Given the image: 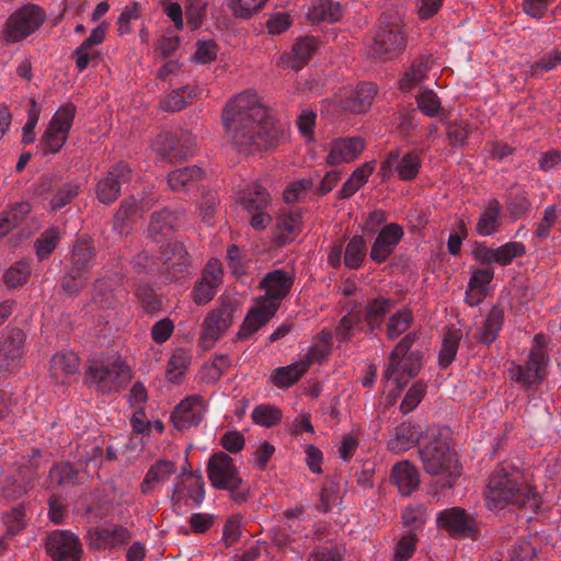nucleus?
<instances>
[{
    "label": "nucleus",
    "instance_id": "42",
    "mask_svg": "<svg viewBox=\"0 0 561 561\" xmlns=\"http://www.w3.org/2000/svg\"><path fill=\"white\" fill-rule=\"evenodd\" d=\"M396 165L398 178L404 182H412L416 179L422 168V151L414 149L402 156L400 153Z\"/></svg>",
    "mask_w": 561,
    "mask_h": 561
},
{
    "label": "nucleus",
    "instance_id": "40",
    "mask_svg": "<svg viewBox=\"0 0 561 561\" xmlns=\"http://www.w3.org/2000/svg\"><path fill=\"white\" fill-rule=\"evenodd\" d=\"M137 211L138 205L134 197L129 196L123 199L114 215L113 229L122 237L127 236L133 229L134 217Z\"/></svg>",
    "mask_w": 561,
    "mask_h": 561
},
{
    "label": "nucleus",
    "instance_id": "53",
    "mask_svg": "<svg viewBox=\"0 0 561 561\" xmlns=\"http://www.w3.org/2000/svg\"><path fill=\"white\" fill-rule=\"evenodd\" d=\"M461 340L460 331L449 330L443 340L442 350L438 355V364L446 369L455 359Z\"/></svg>",
    "mask_w": 561,
    "mask_h": 561
},
{
    "label": "nucleus",
    "instance_id": "6",
    "mask_svg": "<svg viewBox=\"0 0 561 561\" xmlns=\"http://www.w3.org/2000/svg\"><path fill=\"white\" fill-rule=\"evenodd\" d=\"M130 379L129 367L119 359L92 362L85 370V383L102 393L117 392Z\"/></svg>",
    "mask_w": 561,
    "mask_h": 561
},
{
    "label": "nucleus",
    "instance_id": "12",
    "mask_svg": "<svg viewBox=\"0 0 561 561\" xmlns=\"http://www.w3.org/2000/svg\"><path fill=\"white\" fill-rule=\"evenodd\" d=\"M196 146V137L184 130L160 134L153 142L157 154L171 163L192 157Z\"/></svg>",
    "mask_w": 561,
    "mask_h": 561
},
{
    "label": "nucleus",
    "instance_id": "3",
    "mask_svg": "<svg viewBox=\"0 0 561 561\" xmlns=\"http://www.w3.org/2000/svg\"><path fill=\"white\" fill-rule=\"evenodd\" d=\"M417 339L419 333L415 331L405 334L388 357L382 376L399 389L403 388L411 378L416 377L423 366V352L413 348Z\"/></svg>",
    "mask_w": 561,
    "mask_h": 561
},
{
    "label": "nucleus",
    "instance_id": "20",
    "mask_svg": "<svg viewBox=\"0 0 561 561\" xmlns=\"http://www.w3.org/2000/svg\"><path fill=\"white\" fill-rule=\"evenodd\" d=\"M25 340V332L19 328H13L2 334L0 340V368L11 373L21 364Z\"/></svg>",
    "mask_w": 561,
    "mask_h": 561
},
{
    "label": "nucleus",
    "instance_id": "50",
    "mask_svg": "<svg viewBox=\"0 0 561 561\" xmlns=\"http://www.w3.org/2000/svg\"><path fill=\"white\" fill-rule=\"evenodd\" d=\"M367 255L366 241L362 236H354L344 250V264L351 270H358Z\"/></svg>",
    "mask_w": 561,
    "mask_h": 561
},
{
    "label": "nucleus",
    "instance_id": "58",
    "mask_svg": "<svg viewBox=\"0 0 561 561\" xmlns=\"http://www.w3.org/2000/svg\"><path fill=\"white\" fill-rule=\"evenodd\" d=\"M190 364V355L184 348H176L169 359L168 378L173 383H179Z\"/></svg>",
    "mask_w": 561,
    "mask_h": 561
},
{
    "label": "nucleus",
    "instance_id": "31",
    "mask_svg": "<svg viewBox=\"0 0 561 561\" xmlns=\"http://www.w3.org/2000/svg\"><path fill=\"white\" fill-rule=\"evenodd\" d=\"M95 252L93 247L87 242H77L70 253L67 270L89 279V274L94 265Z\"/></svg>",
    "mask_w": 561,
    "mask_h": 561
},
{
    "label": "nucleus",
    "instance_id": "22",
    "mask_svg": "<svg viewBox=\"0 0 561 561\" xmlns=\"http://www.w3.org/2000/svg\"><path fill=\"white\" fill-rule=\"evenodd\" d=\"M403 237V229L398 224H388L379 231L375 239L369 256L378 264L387 261L394 252L396 247Z\"/></svg>",
    "mask_w": 561,
    "mask_h": 561
},
{
    "label": "nucleus",
    "instance_id": "43",
    "mask_svg": "<svg viewBox=\"0 0 561 561\" xmlns=\"http://www.w3.org/2000/svg\"><path fill=\"white\" fill-rule=\"evenodd\" d=\"M343 15L340 2L333 0H317L309 11V19L312 22L335 23Z\"/></svg>",
    "mask_w": 561,
    "mask_h": 561
},
{
    "label": "nucleus",
    "instance_id": "25",
    "mask_svg": "<svg viewBox=\"0 0 561 561\" xmlns=\"http://www.w3.org/2000/svg\"><path fill=\"white\" fill-rule=\"evenodd\" d=\"M423 435V427L411 421L402 422L393 428L387 447L394 454H401L412 448Z\"/></svg>",
    "mask_w": 561,
    "mask_h": 561
},
{
    "label": "nucleus",
    "instance_id": "33",
    "mask_svg": "<svg viewBox=\"0 0 561 561\" xmlns=\"http://www.w3.org/2000/svg\"><path fill=\"white\" fill-rule=\"evenodd\" d=\"M221 270L217 266H207L202 278L196 282L193 289V300L197 305L208 304L216 294V288L220 282Z\"/></svg>",
    "mask_w": 561,
    "mask_h": 561
},
{
    "label": "nucleus",
    "instance_id": "10",
    "mask_svg": "<svg viewBox=\"0 0 561 561\" xmlns=\"http://www.w3.org/2000/svg\"><path fill=\"white\" fill-rule=\"evenodd\" d=\"M45 19L46 13L39 5H24L8 18L3 26V38L8 43H19L35 33Z\"/></svg>",
    "mask_w": 561,
    "mask_h": 561
},
{
    "label": "nucleus",
    "instance_id": "55",
    "mask_svg": "<svg viewBox=\"0 0 561 561\" xmlns=\"http://www.w3.org/2000/svg\"><path fill=\"white\" fill-rule=\"evenodd\" d=\"M81 184L78 181H69L60 185L50 199V208L56 211L70 204L78 196Z\"/></svg>",
    "mask_w": 561,
    "mask_h": 561
},
{
    "label": "nucleus",
    "instance_id": "11",
    "mask_svg": "<svg viewBox=\"0 0 561 561\" xmlns=\"http://www.w3.org/2000/svg\"><path fill=\"white\" fill-rule=\"evenodd\" d=\"M76 116V106L67 103L51 117L45 133L39 139V147L45 153L55 154L66 144Z\"/></svg>",
    "mask_w": 561,
    "mask_h": 561
},
{
    "label": "nucleus",
    "instance_id": "14",
    "mask_svg": "<svg viewBox=\"0 0 561 561\" xmlns=\"http://www.w3.org/2000/svg\"><path fill=\"white\" fill-rule=\"evenodd\" d=\"M45 548L53 561H81L83 554L79 537L66 529L47 533Z\"/></svg>",
    "mask_w": 561,
    "mask_h": 561
},
{
    "label": "nucleus",
    "instance_id": "60",
    "mask_svg": "<svg viewBox=\"0 0 561 561\" xmlns=\"http://www.w3.org/2000/svg\"><path fill=\"white\" fill-rule=\"evenodd\" d=\"M417 108L427 117H436L442 108L440 99L431 89L423 90L415 96Z\"/></svg>",
    "mask_w": 561,
    "mask_h": 561
},
{
    "label": "nucleus",
    "instance_id": "17",
    "mask_svg": "<svg viewBox=\"0 0 561 561\" xmlns=\"http://www.w3.org/2000/svg\"><path fill=\"white\" fill-rule=\"evenodd\" d=\"M162 273L171 282H179L190 274L191 259L182 242L173 240L161 249Z\"/></svg>",
    "mask_w": 561,
    "mask_h": 561
},
{
    "label": "nucleus",
    "instance_id": "46",
    "mask_svg": "<svg viewBox=\"0 0 561 561\" xmlns=\"http://www.w3.org/2000/svg\"><path fill=\"white\" fill-rule=\"evenodd\" d=\"M390 308L391 302L386 298L374 299L364 307L367 333H374L376 329L381 327L387 313L390 311Z\"/></svg>",
    "mask_w": 561,
    "mask_h": 561
},
{
    "label": "nucleus",
    "instance_id": "54",
    "mask_svg": "<svg viewBox=\"0 0 561 561\" xmlns=\"http://www.w3.org/2000/svg\"><path fill=\"white\" fill-rule=\"evenodd\" d=\"M60 241V232L56 227H50L41 233L35 241V252L39 261L47 259Z\"/></svg>",
    "mask_w": 561,
    "mask_h": 561
},
{
    "label": "nucleus",
    "instance_id": "63",
    "mask_svg": "<svg viewBox=\"0 0 561 561\" xmlns=\"http://www.w3.org/2000/svg\"><path fill=\"white\" fill-rule=\"evenodd\" d=\"M404 526L421 529L426 522V507L422 504L407 506L401 514Z\"/></svg>",
    "mask_w": 561,
    "mask_h": 561
},
{
    "label": "nucleus",
    "instance_id": "37",
    "mask_svg": "<svg viewBox=\"0 0 561 561\" xmlns=\"http://www.w3.org/2000/svg\"><path fill=\"white\" fill-rule=\"evenodd\" d=\"M366 314L364 307L351 309L336 327V337L340 342H347L353 336V331H366Z\"/></svg>",
    "mask_w": 561,
    "mask_h": 561
},
{
    "label": "nucleus",
    "instance_id": "48",
    "mask_svg": "<svg viewBox=\"0 0 561 561\" xmlns=\"http://www.w3.org/2000/svg\"><path fill=\"white\" fill-rule=\"evenodd\" d=\"M31 211V205L26 202L14 204L0 216V238L18 227Z\"/></svg>",
    "mask_w": 561,
    "mask_h": 561
},
{
    "label": "nucleus",
    "instance_id": "64",
    "mask_svg": "<svg viewBox=\"0 0 561 561\" xmlns=\"http://www.w3.org/2000/svg\"><path fill=\"white\" fill-rule=\"evenodd\" d=\"M510 561H535L537 545L529 539H522L508 551Z\"/></svg>",
    "mask_w": 561,
    "mask_h": 561
},
{
    "label": "nucleus",
    "instance_id": "26",
    "mask_svg": "<svg viewBox=\"0 0 561 561\" xmlns=\"http://www.w3.org/2000/svg\"><path fill=\"white\" fill-rule=\"evenodd\" d=\"M390 481L401 495L410 496L420 486V474L409 460H401L392 466Z\"/></svg>",
    "mask_w": 561,
    "mask_h": 561
},
{
    "label": "nucleus",
    "instance_id": "45",
    "mask_svg": "<svg viewBox=\"0 0 561 561\" xmlns=\"http://www.w3.org/2000/svg\"><path fill=\"white\" fill-rule=\"evenodd\" d=\"M203 174L204 172L199 167L190 165L170 172L168 183L172 191H187L202 179Z\"/></svg>",
    "mask_w": 561,
    "mask_h": 561
},
{
    "label": "nucleus",
    "instance_id": "8",
    "mask_svg": "<svg viewBox=\"0 0 561 561\" xmlns=\"http://www.w3.org/2000/svg\"><path fill=\"white\" fill-rule=\"evenodd\" d=\"M439 529L451 538L476 540L480 537L483 522L477 512H469L460 506L439 511L435 518Z\"/></svg>",
    "mask_w": 561,
    "mask_h": 561
},
{
    "label": "nucleus",
    "instance_id": "62",
    "mask_svg": "<svg viewBox=\"0 0 561 561\" xmlns=\"http://www.w3.org/2000/svg\"><path fill=\"white\" fill-rule=\"evenodd\" d=\"M208 0H186L185 16L190 27L195 31L199 28L206 16Z\"/></svg>",
    "mask_w": 561,
    "mask_h": 561
},
{
    "label": "nucleus",
    "instance_id": "56",
    "mask_svg": "<svg viewBox=\"0 0 561 561\" xmlns=\"http://www.w3.org/2000/svg\"><path fill=\"white\" fill-rule=\"evenodd\" d=\"M413 322V314L410 309H402L393 313L387 323V336L394 340L408 331Z\"/></svg>",
    "mask_w": 561,
    "mask_h": 561
},
{
    "label": "nucleus",
    "instance_id": "7",
    "mask_svg": "<svg viewBox=\"0 0 561 561\" xmlns=\"http://www.w3.org/2000/svg\"><path fill=\"white\" fill-rule=\"evenodd\" d=\"M206 470L208 480L215 489L231 492V497L236 502H247L248 493L239 490L243 481L230 456L224 451L211 455Z\"/></svg>",
    "mask_w": 561,
    "mask_h": 561
},
{
    "label": "nucleus",
    "instance_id": "24",
    "mask_svg": "<svg viewBox=\"0 0 561 561\" xmlns=\"http://www.w3.org/2000/svg\"><path fill=\"white\" fill-rule=\"evenodd\" d=\"M365 148V140L360 136L337 138L332 141L327 162L331 165L348 163L355 160Z\"/></svg>",
    "mask_w": 561,
    "mask_h": 561
},
{
    "label": "nucleus",
    "instance_id": "27",
    "mask_svg": "<svg viewBox=\"0 0 561 561\" xmlns=\"http://www.w3.org/2000/svg\"><path fill=\"white\" fill-rule=\"evenodd\" d=\"M503 224V208L496 198L490 199L481 209L476 224V232L481 237L493 236Z\"/></svg>",
    "mask_w": 561,
    "mask_h": 561
},
{
    "label": "nucleus",
    "instance_id": "39",
    "mask_svg": "<svg viewBox=\"0 0 561 561\" xmlns=\"http://www.w3.org/2000/svg\"><path fill=\"white\" fill-rule=\"evenodd\" d=\"M377 93L375 84L365 82L357 85V88L344 100V107L355 112H366Z\"/></svg>",
    "mask_w": 561,
    "mask_h": 561
},
{
    "label": "nucleus",
    "instance_id": "47",
    "mask_svg": "<svg viewBox=\"0 0 561 561\" xmlns=\"http://www.w3.org/2000/svg\"><path fill=\"white\" fill-rule=\"evenodd\" d=\"M306 371L304 364L300 362L293 363L274 369L271 375V381L278 388H288L297 382Z\"/></svg>",
    "mask_w": 561,
    "mask_h": 561
},
{
    "label": "nucleus",
    "instance_id": "49",
    "mask_svg": "<svg viewBox=\"0 0 561 561\" xmlns=\"http://www.w3.org/2000/svg\"><path fill=\"white\" fill-rule=\"evenodd\" d=\"M48 479L58 486L75 485L79 482V469L70 462H58L50 468Z\"/></svg>",
    "mask_w": 561,
    "mask_h": 561
},
{
    "label": "nucleus",
    "instance_id": "41",
    "mask_svg": "<svg viewBox=\"0 0 561 561\" xmlns=\"http://www.w3.org/2000/svg\"><path fill=\"white\" fill-rule=\"evenodd\" d=\"M427 57H420L413 60L412 65L403 72L399 80L400 90L408 92L425 80L430 71Z\"/></svg>",
    "mask_w": 561,
    "mask_h": 561
},
{
    "label": "nucleus",
    "instance_id": "1",
    "mask_svg": "<svg viewBox=\"0 0 561 561\" xmlns=\"http://www.w3.org/2000/svg\"><path fill=\"white\" fill-rule=\"evenodd\" d=\"M222 121L231 145L245 154L276 147L286 137L285 126L270 116L250 93L230 101Z\"/></svg>",
    "mask_w": 561,
    "mask_h": 561
},
{
    "label": "nucleus",
    "instance_id": "36",
    "mask_svg": "<svg viewBox=\"0 0 561 561\" xmlns=\"http://www.w3.org/2000/svg\"><path fill=\"white\" fill-rule=\"evenodd\" d=\"M204 89L199 85H183L172 90L164 100L163 108L167 112H179L193 100L202 96Z\"/></svg>",
    "mask_w": 561,
    "mask_h": 561
},
{
    "label": "nucleus",
    "instance_id": "29",
    "mask_svg": "<svg viewBox=\"0 0 561 561\" xmlns=\"http://www.w3.org/2000/svg\"><path fill=\"white\" fill-rule=\"evenodd\" d=\"M106 33V25L102 23L92 30L89 37H87L72 53L75 58L76 67L79 72L85 70L91 59L96 57V51L93 49L94 46L100 45Z\"/></svg>",
    "mask_w": 561,
    "mask_h": 561
},
{
    "label": "nucleus",
    "instance_id": "30",
    "mask_svg": "<svg viewBox=\"0 0 561 561\" xmlns=\"http://www.w3.org/2000/svg\"><path fill=\"white\" fill-rule=\"evenodd\" d=\"M176 466L173 461L160 459L156 461L145 474L142 482L140 483V490L144 494H150L156 492L161 485L169 480V478L175 472Z\"/></svg>",
    "mask_w": 561,
    "mask_h": 561
},
{
    "label": "nucleus",
    "instance_id": "21",
    "mask_svg": "<svg viewBox=\"0 0 561 561\" xmlns=\"http://www.w3.org/2000/svg\"><path fill=\"white\" fill-rule=\"evenodd\" d=\"M205 405L197 396H188L181 400L171 413V421L175 428L185 431L199 425L204 417Z\"/></svg>",
    "mask_w": 561,
    "mask_h": 561
},
{
    "label": "nucleus",
    "instance_id": "13",
    "mask_svg": "<svg viewBox=\"0 0 561 561\" xmlns=\"http://www.w3.org/2000/svg\"><path fill=\"white\" fill-rule=\"evenodd\" d=\"M125 273L123 267L103 268L100 278L94 283L92 300L93 304L104 310L115 309L124 285Z\"/></svg>",
    "mask_w": 561,
    "mask_h": 561
},
{
    "label": "nucleus",
    "instance_id": "5",
    "mask_svg": "<svg viewBox=\"0 0 561 561\" xmlns=\"http://www.w3.org/2000/svg\"><path fill=\"white\" fill-rule=\"evenodd\" d=\"M407 45L403 21L398 13H387L381 18V27L374 36L369 54L371 57L388 60L400 54Z\"/></svg>",
    "mask_w": 561,
    "mask_h": 561
},
{
    "label": "nucleus",
    "instance_id": "51",
    "mask_svg": "<svg viewBox=\"0 0 561 561\" xmlns=\"http://www.w3.org/2000/svg\"><path fill=\"white\" fill-rule=\"evenodd\" d=\"M270 203V195L260 184H253L244 191L241 197V204L248 213L263 210Z\"/></svg>",
    "mask_w": 561,
    "mask_h": 561
},
{
    "label": "nucleus",
    "instance_id": "16",
    "mask_svg": "<svg viewBox=\"0 0 561 561\" xmlns=\"http://www.w3.org/2000/svg\"><path fill=\"white\" fill-rule=\"evenodd\" d=\"M237 305L231 299H220L217 308L204 320L202 342L204 347H211L233 322Z\"/></svg>",
    "mask_w": 561,
    "mask_h": 561
},
{
    "label": "nucleus",
    "instance_id": "9",
    "mask_svg": "<svg viewBox=\"0 0 561 561\" xmlns=\"http://www.w3.org/2000/svg\"><path fill=\"white\" fill-rule=\"evenodd\" d=\"M540 335H536L538 342ZM549 365V355L539 343H536L522 365H513L508 373L515 382L526 390L536 389L547 377Z\"/></svg>",
    "mask_w": 561,
    "mask_h": 561
},
{
    "label": "nucleus",
    "instance_id": "34",
    "mask_svg": "<svg viewBox=\"0 0 561 561\" xmlns=\"http://www.w3.org/2000/svg\"><path fill=\"white\" fill-rule=\"evenodd\" d=\"M176 220L178 214L169 208L152 213L148 226V236L154 241H161L175 229Z\"/></svg>",
    "mask_w": 561,
    "mask_h": 561
},
{
    "label": "nucleus",
    "instance_id": "35",
    "mask_svg": "<svg viewBox=\"0 0 561 561\" xmlns=\"http://www.w3.org/2000/svg\"><path fill=\"white\" fill-rule=\"evenodd\" d=\"M79 369V357L71 351L56 353L50 359V375L56 382L64 383L65 377L73 375Z\"/></svg>",
    "mask_w": 561,
    "mask_h": 561
},
{
    "label": "nucleus",
    "instance_id": "18",
    "mask_svg": "<svg viewBox=\"0 0 561 561\" xmlns=\"http://www.w3.org/2000/svg\"><path fill=\"white\" fill-rule=\"evenodd\" d=\"M526 253V247L518 241H508L497 248H490L484 243H476L472 250L473 259L482 265L499 264L510 265L514 259L522 257Z\"/></svg>",
    "mask_w": 561,
    "mask_h": 561
},
{
    "label": "nucleus",
    "instance_id": "15",
    "mask_svg": "<svg viewBox=\"0 0 561 561\" xmlns=\"http://www.w3.org/2000/svg\"><path fill=\"white\" fill-rule=\"evenodd\" d=\"M133 171L130 167L119 161L112 165L95 185V196L103 205L113 204L121 195L123 186L131 180Z\"/></svg>",
    "mask_w": 561,
    "mask_h": 561
},
{
    "label": "nucleus",
    "instance_id": "59",
    "mask_svg": "<svg viewBox=\"0 0 561 561\" xmlns=\"http://www.w3.org/2000/svg\"><path fill=\"white\" fill-rule=\"evenodd\" d=\"M314 183L311 178H304L291 182L283 193L284 202L291 204L295 202L305 201L308 193L313 188Z\"/></svg>",
    "mask_w": 561,
    "mask_h": 561
},
{
    "label": "nucleus",
    "instance_id": "38",
    "mask_svg": "<svg viewBox=\"0 0 561 561\" xmlns=\"http://www.w3.org/2000/svg\"><path fill=\"white\" fill-rule=\"evenodd\" d=\"M302 213L300 209H293L283 213L277 220L278 239L283 244L289 243L301 232Z\"/></svg>",
    "mask_w": 561,
    "mask_h": 561
},
{
    "label": "nucleus",
    "instance_id": "19",
    "mask_svg": "<svg viewBox=\"0 0 561 561\" xmlns=\"http://www.w3.org/2000/svg\"><path fill=\"white\" fill-rule=\"evenodd\" d=\"M294 285V278L284 270H274L268 272L261 280L260 287L265 290V294L257 297L255 300L266 304V306H274L277 311L280 301L289 294Z\"/></svg>",
    "mask_w": 561,
    "mask_h": 561
},
{
    "label": "nucleus",
    "instance_id": "52",
    "mask_svg": "<svg viewBox=\"0 0 561 561\" xmlns=\"http://www.w3.org/2000/svg\"><path fill=\"white\" fill-rule=\"evenodd\" d=\"M268 0H225L226 7L237 19H250L263 10Z\"/></svg>",
    "mask_w": 561,
    "mask_h": 561
},
{
    "label": "nucleus",
    "instance_id": "61",
    "mask_svg": "<svg viewBox=\"0 0 561 561\" xmlns=\"http://www.w3.org/2000/svg\"><path fill=\"white\" fill-rule=\"evenodd\" d=\"M427 385L422 381H415L407 391L401 404H400V411L403 414H408L416 409V407L421 403L423 400L425 393H426Z\"/></svg>",
    "mask_w": 561,
    "mask_h": 561
},
{
    "label": "nucleus",
    "instance_id": "2",
    "mask_svg": "<svg viewBox=\"0 0 561 561\" xmlns=\"http://www.w3.org/2000/svg\"><path fill=\"white\" fill-rule=\"evenodd\" d=\"M484 502L489 511L539 508L538 494L523 481L520 470L510 460L500 462L490 473Z\"/></svg>",
    "mask_w": 561,
    "mask_h": 561
},
{
    "label": "nucleus",
    "instance_id": "28",
    "mask_svg": "<svg viewBox=\"0 0 561 561\" xmlns=\"http://www.w3.org/2000/svg\"><path fill=\"white\" fill-rule=\"evenodd\" d=\"M318 49V41L313 36L299 37L288 54L282 59L286 67L299 70L311 59Z\"/></svg>",
    "mask_w": 561,
    "mask_h": 561
},
{
    "label": "nucleus",
    "instance_id": "23",
    "mask_svg": "<svg viewBox=\"0 0 561 561\" xmlns=\"http://www.w3.org/2000/svg\"><path fill=\"white\" fill-rule=\"evenodd\" d=\"M274 306L267 307L266 304H262L255 300L254 306L248 311L238 333L237 339L244 341L250 339L261 328L266 325L273 317L276 314Z\"/></svg>",
    "mask_w": 561,
    "mask_h": 561
},
{
    "label": "nucleus",
    "instance_id": "32",
    "mask_svg": "<svg viewBox=\"0 0 561 561\" xmlns=\"http://www.w3.org/2000/svg\"><path fill=\"white\" fill-rule=\"evenodd\" d=\"M504 310L499 306H493L485 316L481 328L474 333L473 337L477 342L490 345L497 337L504 325Z\"/></svg>",
    "mask_w": 561,
    "mask_h": 561
},
{
    "label": "nucleus",
    "instance_id": "44",
    "mask_svg": "<svg viewBox=\"0 0 561 561\" xmlns=\"http://www.w3.org/2000/svg\"><path fill=\"white\" fill-rule=\"evenodd\" d=\"M375 170V161H369L356 168L337 193L341 199L353 196L367 181Z\"/></svg>",
    "mask_w": 561,
    "mask_h": 561
},
{
    "label": "nucleus",
    "instance_id": "4",
    "mask_svg": "<svg viewBox=\"0 0 561 561\" xmlns=\"http://www.w3.org/2000/svg\"><path fill=\"white\" fill-rule=\"evenodd\" d=\"M419 454L425 472L436 478L437 485L440 489H451L460 476V467L448 442L443 437H435Z\"/></svg>",
    "mask_w": 561,
    "mask_h": 561
},
{
    "label": "nucleus",
    "instance_id": "57",
    "mask_svg": "<svg viewBox=\"0 0 561 561\" xmlns=\"http://www.w3.org/2000/svg\"><path fill=\"white\" fill-rule=\"evenodd\" d=\"M251 416L255 424L264 427H272L282 421L283 413L280 409L274 405L260 404L254 408Z\"/></svg>",
    "mask_w": 561,
    "mask_h": 561
}]
</instances>
